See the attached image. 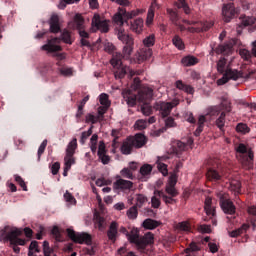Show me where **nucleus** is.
<instances>
[{
  "instance_id": "1",
  "label": "nucleus",
  "mask_w": 256,
  "mask_h": 256,
  "mask_svg": "<svg viewBox=\"0 0 256 256\" xmlns=\"http://www.w3.org/2000/svg\"><path fill=\"white\" fill-rule=\"evenodd\" d=\"M127 239L129 243L136 245L140 253H147V245H153L155 243V236L153 233L148 232L144 236L139 235L138 228L133 227L130 232H128Z\"/></svg>"
},
{
  "instance_id": "2",
  "label": "nucleus",
  "mask_w": 256,
  "mask_h": 256,
  "mask_svg": "<svg viewBox=\"0 0 256 256\" xmlns=\"http://www.w3.org/2000/svg\"><path fill=\"white\" fill-rule=\"evenodd\" d=\"M110 64L114 69L115 79H123L125 75H127L128 79H133L137 75L129 66L123 65V54L120 52H114L112 54Z\"/></svg>"
},
{
  "instance_id": "3",
  "label": "nucleus",
  "mask_w": 256,
  "mask_h": 256,
  "mask_svg": "<svg viewBox=\"0 0 256 256\" xmlns=\"http://www.w3.org/2000/svg\"><path fill=\"white\" fill-rule=\"evenodd\" d=\"M217 71L221 73L223 76L222 78L217 80V85H225L231 81H237L238 79L243 78V72L238 70H233L229 66H227V59L221 57L217 62Z\"/></svg>"
},
{
  "instance_id": "4",
  "label": "nucleus",
  "mask_w": 256,
  "mask_h": 256,
  "mask_svg": "<svg viewBox=\"0 0 256 256\" xmlns=\"http://www.w3.org/2000/svg\"><path fill=\"white\" fill-rule=\"evenodd\" d=\"M130 95L131 97H153V88L149 85H142L139 77H135L130 82V88L122 90V96Z\"/></svg>"
},
{
  "instance_id": "5",
  "label": "nucleus",
  "mask_w": 256,
  "mask_h": 256,
  "mask_svg": "<svg viewBox=\"0 0 256 256\" xmlns=\"http://www.w3.org/2000/svg\"><path fill=\"white\" fill-rule=\"evenodd\" d=\"M41 49L48 53H54L53 57H56L57 61H63L67 57V54L59 53V51H63V48L61 47V39L58 37L49 39L47 44L43 45Z\"/></svg>"
},
{
  "instance_id": "6",
  "label": "nucleus",
  "mask_w": 256,
  "mask_h": 256,
  "mask_svg": "<svg viewBox=\"0 0 256 256\" xmlns=\"http://www.w3.org/2000/svg\"><path fill=\"white\" fill-rule=\"evenodd\" d=\"M117 37L119 41H121L124 45L123 47L124 55L126 57H129V55L133 53V47L135 45L133 37L125 33V29H123V26H119V29L117 30Z\"/></svg>"
},
{
  "instance_id": "7",
  "label": "nucleus",
  "mask_w": 256,
  "mask_h": 256,
  "mask_svg": "<svg viewBox=\"0 0 256 256\" xmlns=\"http://www.w3.org/2000/svg\"><path fill=\"white\" fill-rule=\"evenodd\" d=\"M9 231V226H6L4 229L0 232V239L1 241H4V243H7V241L10 242V245H25L26 241L24 239L19 238V231L13 230L11 232Z\"/></svg>"
},
{
  "instance_id": "8",
  "label": "nucleus",
  "mask_w": 256,
  "mask_h": 256,
  "mask_svg": "<svg viewBox=\"0 0 256 256\" xmlns=\"http://www.w3.org/2000/svg\"><path fill=\"white\" fill-rule=\"evenodd\" d=\"M236 151L241 155L240 161L244 169H253V151H247V146L243 143L236 147Z\"/></svg>"
},
{
  "instance_id": "9",
  "label": "nucleus",
  "mask_w": 256,
  "mask_h": 256,
  "mask_svg": "<svg viewBox=\"0 0 256 256\" xmlns=\"http://www.w3.org/2000/svg\"><path fill=\"white\" fill-rule=\"evenodd\" d=\"M137 15H139L138 12H127V9L119 7L117 13L113 16V22L119 25V27H123L129 19H133V17H137Z\"/></svg>"
},
{
  "instance_id": "10",
  "label": "nucleus",
  "mask_w": 256,
  "mask_h": 256,
  "mask_svg": "<svg viewBox=\"0 0 256 256\" xmlns=\"http://www.w3.org/2000/svg\"><path fill=\"white\" fill-rule=\"evenodd\" d=\"M93 33H109V20L104 19L99 14H94L91 22Z\"/></svg>"
},
{
  "instance_id": "11",
  "label": "nucleus",
  "mask_w": 256,
  "mask_h": 256,
  "mask_svg": "<svg viewBox=\"0 0 256 256\" xmlns=\"http://www.w3.org/2000/svg\"><path fill=\"white\" fill-rule=\"evenodd\" d=\"M217 197L222 211L226 213V215H235L237 208L235 207V204H233V201L227 197V194L219 192Z\"/></svg>"
},
{
  "instance_id": "12",
  "label": "nucleus",
  "mask_w": 256,
  "mask_h": 256,
  "mask_svg": "<svg viewBox=\"0 0 256 256\" xmlns=\"http://www.w3.org/2000/svg\"><path fill=\"white\" fill-rule=\"evenodd\" d=\"M182 23L186 25H196V27H188L187 31L189 33H201L203 31H209L211 27H213V22H197V21H189L187 19H183Z\"/></svg>"
},
{
  "instance_id": "13",
  "label": "nucleus",
  "mask_w": 256,
  "mask_h": 256,
  "mask_svg": "<svg viewBox=\"0 0 256 256\" xmlns=\"http://www.w3.org/2000/svg\"><path fill=\"white\" fill-rule=\"evenodd\" d=\"M68 237L74 242L79 243L80 245H83L85 243L86 245H91L92 238L90 234H87L85 232L83 233H77L71 228H68L67 230Z\"/></svg>"
},
{
  "instance_id": "14",
  "label": "nucleus",
  "mask_w": 256,
  "mask_h": 256,
  "mask_svg": "<svg viewBox=\"0 0 256 256\" xmlns=\"http://www.w3.org/2000/svg\"><path fill=\"white\" fill-rule=\"evenodd\" d=\"M179 105V100H174L173 102H156L154 104L155 111H159L163 118L169 117L173 107H177Z\"/></svg>"
},
{
  "instance_id": "15",
  "label": "nucleus",
  "mask_w": 256,
  "mask_h": 256,
  "mask_svg": "<svg viewBox=\"0 0 256 256\" xmlns=\"http://www.w3.org/2000/svg\"><path fill=\"white\" fill-rule=\"evenodd\" d=\"M211 51L210 55H231L233 53V45L232 44H220V45H210Z\"/></svg>"
},
{
  "instance_id": "16",
  "label": "nucleus",
  "mask_w": 256,
  "mask_h": 256,
  "mask_svg": "<svg viewBox=\"0 0 256 256\" xmlns=\"http://www.w3.org/2000/svg\"><path fill=\"white\" fill-rule=\"evenodd\" d=\"M97 156L98 161H100L102 165H109L111 163V156L107 154V146L104 141L99 142Z\"/></svg>"
},
{
  "instance_id": "17",
  "label": "nucleus",
  "mask_w": 256,
  "mask_h": 256,
  "mask_svg": "<svg viewBox=\"0 0 256 256\" xmlns=\"http://www.w3.org/2000/svg\"><path fill=\"white\" fill-rule=\"evenodd\" d=\"M107 238L112 243H117V239H119V223L117 221H112L108 227L106 232Z\"/></svg>"
},
{
  "instance_id": "18",
  "label": "nucleus",
  "mask_w": 256,
  "mask_h": 256,
  "mask_svg": "<svg viewBox=\"0 0 256 256\" xmlns=\"http://www.w3.org/2000/svg\"><path fill=\"white\" fill-rule=\"evenodd\" d=\"M222 15L225 23L231 22V19H233V17L237 15V10H235V4L233 3L225 4L222 8Z\"/></svg>"
},
{
  "instance_id": "19",
  "label": "nucleus",
  "mask_w": 256,
  "mask_h": 256,
  "mask_svg": "<svg viewBox=\"0 0 256 256\" xmlns=\"http://www.w3.org/2000/svg\"><path fill=\"white\" fill-rule=\"evenodd\" d=\"M167 13L170 17V21L173 23V25H175L177 28L180 29V31H187V28L185 27V25H183L181 23V17L179 16V14L177 13V11L173 10V9H167Z\"/></svg>"
},
{
  "instance_id": "20",
  "label": "nucleus",
  "mask_w": 256,
  "mask_h": 256,
  "mask_svg": "<svg viewBox=\"0 0 256 256\" xmlns=\"http://www.w3.org/2000/svg\"><path fill=\"white\" fill-rule=\"evenodd\" d=\"M129 139L135 149H141L147 145V138L144 134L137 133L135 136H129Z\"/></svg>"
},
{
  "instance_id": "21",
  "label": "nucleus",
  "mask_w": 256,
  "mask_h": 256,
  "mask_svg": "<svg viewBox=\"0 0 256 256\" xmlns=\"http://www.w3.org/2000/svg\"><path fill=\"white\" fill-rule=\"evenodd\" d=\"M206 178L212 183H221V181H223V172L215 168H209L206 173Z\"/></svg>"
},
{
  "instance_id": "22",
  "label": "nucleus",
  "mask_w": 256,
  "mask_h": 256,
  "mask_svg": "<svg viewBox=\"0 0 256 256\" xmlns=\"http://www.w3.org/2000/svg\"><path fill=\"white\" fill-rule=\"evenodd\" d=\"M114 187L115 189H120L121 191H131V189H133V182L118 176L117 180L114 182Z\"/></svg>"
},
{
  "instance_id": "23",
  "label": "nucleus",
  "mask_w": 256,
  "mask_h": 256,
  "mask_svg": "<svg viewBox=\"0 0 256 256\" xmlns=\"http://www.w3.org/2000/svg\"><path fill=\"white\" fill-rule=\"evenodd\" d=\"M154 195L159 196V198L162 199L166 205H175V203H177L175 196H169L162 190H155Z\"/></svg>"
},
{
  "instance_id": "24",
  "label": "nucleus",
  "mask_w": 256,
  "mask_h": 256,
  "mask_svg": "<svg viewBox=\"0 0 256 256\" xmlns=\"http://www.w3.org/2000/svg\"><path fill=\"white\" fill-rule=\"evenodd\" d=\"M241 23L237 27V33L241 35V29L243 27H251V25H255V18L254 17H249V16H244L240 17Z\"/></svg>"
},
{
  "instance_id": "25",
  "label": "nucleus",
  "mask_w": 256,
  "mask_h": 256,
  "mask_svg": "<svg viewBox=\"0 0 256 256\" xmlns=\"http://www.w3.org/2000/svg\"><path fill=\"white\" fill-rule=\"evenodd\" d=\"M176 89L184 91L187 95H193L195 93V88L189 84H185L183 80H178L175 82Z\"/></svg>"
},
{
  "instance_id": "26",
  "label": "nucleus",
  "mask_w": 256,
  "mask_h": 256,
  "mask_svg": "<svg viewBox=\"0 0 256 256\" xmlns=\"http://www.w3.org/2000/svg\"><path fill=\"white\" fill-rule=\"evenodd\" d=\"M133 149H135V146H133V142H131L129 137L123 141L120 147L122 155H131V153H133Z\"/></svg>"
},
{
  "instance_id": "27",
  "label": "nucleus",
  "mask_w": 256,
  "mask_h": 256,
  "mask_svg": "<svg viewBox=\"0 0 256 256\" xmlns=\"http://www.w3.org/2000/svg\"><path fill=\"white\" fill-rule=\"evenodd\" d=\"M159 8L160 6L157 4V0H153L148 9L147 20H146L147 25H151V23H153V19L155 18V11H157V9Z\"/></svg>"
},
{
  "instance_id": "28",
  "label": "nucleus",
  "mask_w": 256,
  "mask_h": 256,
  "mask_svg": "<svg viewBox=\"0 0 256 256\" xmlns=\"http://www.w3.org/2000/svg\"><path fill=\"white\" fill-rule=\"evenodd\" d=\"M50 33H59L61 26L59 25V15L53 14L49 21Z\"/></svg>"
},
{
  "instance_id": "29",
  "label": "nucleus",
  "mask_w": 256,
  "mask_h": 256,
  "mask_svg": "<svg viewBox=\"0 0 256 256\" xmlns=\"http://www.w3.org/2000/svg\"><path fill=\"white\" fill-rule=\"evenodd\" d=\"M101 106L98 107V115H104L107 113L109 107H111V100L109 97H100Z\"/></svg>"
},
{
  "instance_id": "30",
  "label": "nucleus",
  "mask_w": 256,
  "mask_h": 256,
  "mask_svg": "<svg viewBox=\"0 0 256 256\" xmlns=\"http://www.w3.org/2000/svg\"><path fill=\"white\" fill-rule=\"evenodd\" d=\"M153 55V49L143 47L140 52L138 53V61L142 63L143 61H147V59H151V56Z\"/></svg>"
},
{
  "instance_id": "31",
  "label": "nucleus",
  "mask_w": 256,
  "mask_h": 256,
  "mask_svg": "<svg viewBox=\"0 0 256 256\" xmlns=\"http://www.w3.org/2000/svg\"><path fill=\"white\" fill-rule=\"evenodd\" d=\"M181 63L184 67H193V65L199 63V59L195 56L188 55L182 58Z\"/></svg>"
},
{
  "instance_id": "32",
  "label": "nucleus",
  "mask_w": 256,
  "mask_h": 256,
  "mask_svg": "<svg viewBox=\"0 0 256 256\" xmlns=\"http://www.w3.org/2000/svg\"><path fill=\"white\" fill-rule=\"evenodd\" d=\"M151 171H153V166H151L150 164H144L140 168L141 177L139 179L141 181H147V176L151 175Z\"/></svg>"
},
{
  "instance_id": "33",
  "label": "nucleus",
  "mask_w": 256,
  "mask_h": 256,
  "mask_svg": "<svg viewBox=\"0 0 256 256\" xmlns=\"http://www.w3.org/2000/svg\"><path fill=\"white\" fill-rule=\"evenodd\" d=\"M205 123H207V118L205 117V115L199 116L198 127L194 132L196 137H199V135H201V133H203V129L205 128Z\"/></svg>"
},
{
  "instance_id": "34",
  "label": "nucleus",
  "mask_w": 256,
  "mask_h": 256,
  "mask_svg": "<svg viewBox=\"0 0 256 256\" xmlns=\"http://www.w3.org/2000/svg\"><path fill=\"white\" fill-rule=\"evenodd\" d=\"M74 27L79 31V29H85V19L81 14H76L73 19Z\"/></svg>"
},
{
  "instance_id": "35",
  "label": "nucleus",
  "mask_w": 256,
  "mask_h": 256,
  "mask_svg": "<svg viewBox=\"0 0 256 256\" xmlns=\"http://www.w3.org/2000/svg\"><path fill=\"white\" fill-rule=\"evenodd\" d=\"M230 191H232L234 195H241V181L237 179L230 180Z\"/></svg>"
},
{
  "instance_id": "36",
  "label": "nucleus",
  "mask_w": 256,
  "mask_h": 256,
  "mask_svg": "<svg viewBox=\"0 0 256 256\" xmlns=\"http://www.w3.org/2000/svg\"><path fill=\"white\" fill-rule=\"evenodd\" d=\"M130 29H132L135 33H141V31H143V18H137L136 20L132 21Z\"/></svg>"
},
{
  "instance_id": "37",
  "label": "nucleus",
  "mask_w": 256,
  "mask_h": 256,
  "mask_svg": "<svg viewBox=\"0 0 256 256\" xmlns=\"http://www.w3.org/2000/svg\"><path fill=\"white\" fill-rule=\"evenodd\" d=\"M158 225H159V222L151 218L144 220L142 223V227H144V229H149V230L157 229Z\"/></svg>"
},
{
  "instance_id": "38",
  "label": "nucleus",
  "mask_w": 256,
  "mask_h": 256,
  "mask_svg": "<svg viewBox=\"0 0 256 256\" xmlns=\"http://www.w3.org/2000/svg\"><path fill=\"white\" fill-rule=\"evenodd\" d=\"M247 229H249V224H243L240 228L229 232V236L233 238L239 237V235H243Z\"/></svg>"
},
{
  "instance_id": "39",
  "label": "nucleus",
  "mask_w": 256,
  "mask_h": 256,
  "mask_svg": "<svg viewBox=\"0 0 256 256\" xmlns=\"http://www.w3.org/2000/svg\"><path fill=\"white\" fill-rule=\"evenodd\" d=\"M60 39V43L61 41H63V43H66L67 45H73V38H71V32H69L68 30H64L61 33V37Z\"/></svg>"
},
{
  "instance_id": "40",
  "label": "nucleus",
  "mask_w": 256,
  "mask_h": 256,
  "mask_svg": "<svg viewBox=\"0 0 256 256\" xmlns=\"http://www.w3.org/2000/svg\"><path fill=\"white\" fill-rule=\"evenodd\" d=\"M75 149H77V139L74 138L67 146L66 155L73 157L75 155Z\"/></svg>"
},
{
  "instance_id": "41",
  "label": "nucleus",
  "mask_w": 256,
  "mask_h": 256,
  "mask_svg": "<svg viewBox=\"0 0 256 256\" xmlns=\"http://www.w3.org/2000/svg\"><path fill=\"white\" fill-rule=\"evenodd\" d=\"M99 141V136L97 134H93L91 139H90V143H89V147L91 149V152L93 153V155H95V153H97V142Z\"/></svg>"
},
{
  "instance_id": "42",
  "label": "nucleus",
  "mask_w": 256,
  "mask_h": 256,
  "mask_svg": "<svg viewBox=\"0 0 256 256\" xmlns=\"http://www.w3.org/2000/svg\"><path fill=\"white\" fill-rule=\"evenodd\" d=\"M176 7H178V9H183L185 15H191V8H189V5H187L185 0H177Z\"/></svg>"
},
{
  "instance_id": "43",
  "label": "nucleus",
  "mask_w": 256,
  "mask_h": 256,
  "mask_svg": "<svg viewBox=\"0 0 256 256\" xmlns=\"http://www.w3.org/2000/svg\"><path fill=\"white\" fill-rule=\"evenodd\" d=\"M173 45L179 49V51H183L185 49V43L183 42V39L179 37V35H175L172 39Z\"/></svg>"
},
{
  "instance_id": "44",
  "label": "nucleus",
  "mask_w": 256,
  "mask_h": 256,
  "mask_svg": "<svg viewBox=\"0 0 256 256\" xmlns=\"http://www.w3.org/2000/svg\"><path fill=\"white\" fill-rule=\"evenodd\" d=\"M236 131L242 135H247V133H251V128L246 123H239L236 126Z\"/></svg>"
},
{
  "instance_id": "45",
  "label": "nucleus",
  "mask_w": 256,
  "mask_h": 256,
  "mask_svg": "<svg viewBox=\"0 0 256 256\" xmlns=\"http://www.w3.org/2000/svg\"><path fill=\"white\" fill-rule=\"evenodd\" d=\"M211 203H213V200L211 198H206L205 211L207 215H211V217H215V210L211 207Z\"/></svg>"
},
{
  "instance_id": "46",
  "label": "nucleus",
  "mask_w": 256,
  "mask_h": 256,
  "mask_svg": "<svg viewBox=\"0 0 256 256\" xmlns=\"http://www.w3.org/2000/svg\"><path fill=\"white\" fill-rule=\"evenodd\" d=\"M144 47H147L148 49H151L153 45H155V34H150L143 40Z\"/></svg>"
},
{
  "instance_id": "47",
  "label": "nucleus",
  "mask_w": 256,
  "mask_h": 256,
  "mask_svg": "<svg viewBox=\"0 0 256 256\" xmlns=\"http://www.w3.org/2000/svg\"><path fill=\"white\" fill-rule=\"evenodd\" d=\"M120 175H121V177H124V179H130L131 181H133V179H135V176L133 175V171H131V169H129V168H123L120 171Z\"/></svg>"
},
{
  "instance_id": "48",
  "label": "nucleus",
  "mask_w": 256,
  "mask_h": 256,
  "mask_svg": "<svg viewBox=\"0 0 256 256\" xmlns=\"http://www.w3.org/2000/svg\"><path fill=\"white\" fill-rule=\"evenodd\" d=\"M225 112H222L219 116V118L216 120V126L218 127V129H220V131H225L223 129V127H225Z\"/></svg>"
},
{
  "instance_id": "49",
  "label": "nucleus",
  "mask_w": 256,
  "mask_h": 256,
  "mask_svg": "<svg viewBox=\"0 0 256 256\" xmlns=\"http://www.w3.org/2000/svg\"><path fill=\"white\" fill-rule=\"evenodd\" d=\"M95 225L100 231H103V229H105V218L101 217V215H97L95 217Z\"/></svg>"
},
{
  "instance_id": "50",
  "label": "nucleus",
  "mask_w": 256,
  "mask_h": 256,
  "mask_svg": "<svg viewBox=\"0 0 256 256\" xmlns=\"http://www.w3.org/2000/svg\"><path fill=\"white\" fill-rule=\"evenodd\" d=\"M139 215V212L137 210V206H132L128 211H127V217L130 219H137V216Z\"/></svg>"
},
{
  "instance_id": "51",
  "label": "nucleus",
  "mask_w": 256,
  "mask_h": 256,
  "mask_svg": "<svg viewBox=\"0 0 256 256\" xmlns=\"http://www.w3.org/2000/svg\"><path fill=\"white\" fill-rule=\"evenodd\" d=\"M75 164V159L73 158V156H69L66 155L64 158V167H66V169H71V165Z\"/></svg>"
},
{
  "instance_id": "52",
  "label": "nucleus",
  "mask_w": 256,
  "mask_h": 256,
  "mask_svg": "<svg viewBox=\"0 0 256 256\" xmlns=\"http://www.w3.org/2000/svg\"><path fill=\"white\" fill-rule=\"evenodd\" d=\"M45 149H47V140H43V142L41 143V145L38 148V161H41V155H43L45 153Z\"/></svg>"
},
{
  "instance_id": "53",
  "label": "nucleus",
  "mask_w": 256,
  "mask_h": 256,
  "mask_svg": "<svg viewBox=\"0 0 256 256\" xmlns=\"http://www.w3.org/2000/svg\"><path fill=\"white\" fill-rule=\"evenodd\" d=\"M239 54L242 57V59H244V61H251L252 54L251 52H249V50L241 49Z\"/></svg>"
},
{
  "instance_id": "54",
  "label": "nucleus",
  "mask_w": 256,
  "mask_h": 256,
  "mask_svg": "<svg viewBox=\"0 0 256 256\" xmlns=\"http://www.w3.org/2000/svg\"><path fill=\"white\" fill-rule=\"evenodd\" d=\"M165 192L170 197H177V195H179V191H177V188H175V187L166 186L165 187Z\"/></svg>"
},
{
  "instance_id": "55",
  "label": "nucleus",
  "mask_w": 256,
  "mask_h": 256,
  "mask_svg": "<svg viewBox=\"0 0 256 256\" xmlns=\"http://www.w3.org/2000/svg\"><path fill=\"white\" fill-rule=\"evenodd\" d=\"M160 199L161 198H159V196L154 194V196L151 199L153 209H159V207H161V200Z\"/></svg>"
},
{
  "instance_id": "56",
  "label": "nucleus",
  "mask_w": 256,
  "mask_h": 256,
  "mask_svg": "<svg viewBox=\"0 0 256 256\" xmlns=\"http://www.w3.org/2000/svg\"><path fill=\"white\" fill-rule=\"evenodd\" d=\"M29 251L32 253H41V249H39V242L35 240L32 241L29 246Z\"/></svg>"
},
{
  "instance_id": "57",
  "label": "nucleus",
  "mask_w": 256,
  "mask_h": 256,
  "mask_svg": "<svg viewBox=\"0 0 256 256\" xmlns=\"http://www.w3.org/2000/svg\"><path fill=\"white\" fill-rule=\"evenodd\" d=\"M178 229H180V231L189 232V231H191V224H189V222H187V221L180 222V223H178Z\"/></svg>"
},
{
  "instance_id": "58",
  "label": "nucleus",
  "mask_w": 256,
  "mask_h": 256,
  "mask_svg": "<svg viewBox=\"0 0 256 256\" xmlns=\"http://www.w3.org/2000/svg\"><path fill=\"white\" fill-rule=\"evenodd\" d=\"M141 111H142L143 115H146V117H149V115H151L153 113V108L148 104H144L141 107Z\"/></svg>"
},
{
  "instance_id": "59",
  "label": "nucleus",
  "mask_w": 256,
  "mask_h": 256,
  "mask_svg": "<svg viewBox=\"0 0 256 256\" xmlns=\"http://www.w3.org/2000/svg\"><path fill=\"white\" fill-rule=\"evenodd\" d=\"M14 179L16 181V183H18V185H20V187L23 189V191H27V184H25V181L23 180V178L19 175H15Z\"/></svg>"
},
{
  "instance_id": "60",
  "label": "nucleus",
  "mask_w": 256,
  "mask_h": 256,
  "mask_svg": "<svg viewBox=\"0 0 256 256\" xmlns=\"http://www.w3.org/2000/svg\"><path fill=\"white\" fill-rule=\"evenodd\" d=\"M135 127L138 129V131H143V129H147V120L136 121Z\"/></svg>"
},
{
  "instance_id": "61",
  "label": "nucleus",
  "mask_w": 256,
  "mask_h": 256,
  "mask_svg": "<svg viewBox=\"0 0 256 256\" xmlns=\"http://www.w3.org/2000/svg\"><path fill=\"white\" fill-rule=\"evenodd\" d=\"M51 233L55 237L56 241H61V230H59V227L54 226Z\"/></svg>"
},
{
  "instance_id": "62",
  "label": "nucleus",
  "mask_w": 256,
  "mask_h": 256,
  "mask_svg": "<svg viewBox=\"0 0 256 256\" xmlns=\"http://www.w3.org/2000/svg\"><path fill=\"white\" fill-rule=\"evenodd\" d=\"M60 73L64 77H71L73 75V69L67 68V67H63V68H60Z\"/></svg>"
},
{
  "instance_id": "63",
  "label": "nucleus",
  "mask_w": 256,
  "mask_h": 256,
  "mask_svg": "<svg viewBox=\"0 0 256 256\" xmlns=\"http://www.w3.org/2000/svg\"><path fill=\"white\" fill-rule=\"evenodd\" d=\"M198 231H200V233H211V225L202 224L198 226Z\"/></svg>"
},
{
  "instance_id": "64",
  "label": "nucleus",
  "mask_w": 256,
  "mask_h": 256,
  "mask_svg": "<svg viewBox=\"0 0 256 256\" xmlns=\"http://www.w3.org/2000/svg\"><path fill=\"white\" fill-rule=\"evenodd\" d=\"M177 185V176L172 175L169 177L166 187H175Z\"/></svg>"
}]
</instances>
